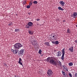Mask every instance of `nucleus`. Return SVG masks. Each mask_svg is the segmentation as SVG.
Listing matches in <instances>:
<instances>
[{"mask_svg": "<svg viewBox=\"0 0 77 77\" xmlns=\"http://www.w3.org/2000/svg\"><path fill=\"white\" fill-rule=\"evenodd\" d=\"M22 47H23V45H21V44L20 43H16L14 45V48L15 50L12 49L11 51L14 54H17L19 51V49L21 48Z\"/></svg>", "mask_w": 77, "mask_h": 77, "instance_id": "1", "label": "nucleus"}, {"mask_svg": "<svg viewBox=\"0 0 77 77\" xmlns=\"http://www.w3.org/2000/svg\"><path fill=\"white\" fill-rule=\"evenodd\" d=\"M46 61L47 62L49 61V63H51V64H52L54 66H56V65H58V64H57V62L56 60H54L53 59H51V57H48L46 59Z\"/></svg>", "mask_w": 77, "mask_h": 77, "instance_id": "2", "label": "nucleus"}, {"mask_svg": "<svg viewBox=\"0 0 77 77\" xmlns=\"http://www.w3.org/2000/svg\"><path fill=\"white\" fill-rule=\"evenodd\" d=\"M65 49L64 48L62 50V55L61 59L63 60V59H64V56H65Z\"/></svg>", "mask_w": 77, "mask_h": 77, "instance_id": "3", "label": "nucleus"}, {"mask_svg": "<svg viewBox=\"0 0 77 77\" xmlns=\"http://www.w3.org/2000/svg\"><path fill=\"white\" fill-rule=\"evenodd\" d=\"M31 42L32 45H38V43H36V41L35 40H32Z\"/></svg>", "mask_w": 77, "mask_h": 77, "instance_id": "4", "label": "nucleus"}, {"mask_svg": "<svg viewBox=\"0 0 77 77\" xmlns=\"http://www.w3.org/2000/svg\"><path fill=\"white\" fill-rule=\"evenodd\" d=\"M24 49H22L20 50V51L19 52V53H18V54L19 55H20V56H22L23 54V53H24Z\"/></svg>", "mask_w": 77, "mask_h": 77, "instance_id": "5", "label": "nucleus"}, {"mask_svg": "<svg viewBox=\"0 0 77 77\" xmlns=\"http://www.w3.org/2000/svg\"><path fill=\"white\" fill-rule=\"evenodd\" d=\"M47 73L48 75H51V74H52V73H53V72H52V71H51V70H48L47 72Z\"/></svg>", "mask_w": 77, "mask_h": 77, "instance_id": "6", "label": "nucleus"}, {"mask_svg": "<svg viewBox=\"0 0 77 77\" xmlns=\"http://www.w3.org/2000/svg\"><path fill=\"white\" fill-rule=\"evenodd\" d=\"M76 16H77V12H74L73 14V15H72V17H73L74 18H76L77 17Z\"/></svg>", "mask_w": 77, "mask_h": 77, "instance_id": "7", "label": "nucleus"}, {"mask_svg": "<svg viewBox=\"0 0 77 77\" xmlns=\"http://www.w3.org/2000/svg\"><path fill=\"white\" fill-rule=\"evenodd\" d=\"M69 51H70V52H73L74 51V47L73 46H71L69 48Z\"/></svg>", "mask_w": 77, "mask_h": 77, "instance_id": "8", "label": "nucleus"}, {"mask_svg": "<svg viewBox=\"0 0 77 77\" xmlns=\"http://www.w3.org/2000/svg\"><path fill=\"white\" fill-rule=\"evenodd\" d=\"M60 4L62 6H64L65 5V2H63V1H61L59 2Z\"/></svg>", "mask_w": 77, "mask_h": 77, "instance_id": "9", "label": "nucleus"}, {"mask_svg": "<svg viewBox=\"0 0 77 77\" xmlns=\"http://www.w3.org/2000/svg\"><path fill=\"white\" fill-rule=\"evenodd\" d=\"M28 25L29 27H32V26H33V23L31 22H28Z\"/></svg>", "mask_w": 77, "mask_h": 77, "instance_id": "10", "label": "nucleus"}, {"mask_svg": "<svg viewBox=\"0 0 77 77\" xmlns=\"http://www.w3.org/2000/svg\"><path fill=\"white\" fill-rule=\"evenodd\" d=\"M61 54H62V53L60 51H58L57 53V56L58 57H60L61 56Z\"/></svg>", "mask_w": 77, "mask_h": 77, "instance_id": "11", "label": "nucleus"}, {"mask_svg": "<svg viewBox=\"0 0 77 77\" xmlns=\"http://www.w3.org/2000/svg\"><path fill=\"white\" fill-rule=\"evenodd\" d=\"M44 44L45 45H47V46H50V43H49V42H45L44 43Z\"/></svg>", "mask_w": 77, "mask_h": 77, "instance_id": "12", "label": "nucleus"}, {"mask_svg": "<svg viewBox=\"0 0 77 77\" xmlns=\"http://www.w3.org/2000/svg\"><path fill=\"white\" fill-rule=\"evenodd\" d=\"M71 30L69 29H68L67 30V33H71Z\"/></svg>", "mask_w": 77, "mask_h": 77, "instance_id": "13", "label": "nucleus"}, {"mask_svg": "<svg viewBox=\"0 0 77 77\" xmlns=\"http://www.w3.org/2000/svg\"><path fill=\"white\" fill-rule=\"evenodd\" d=\"M63 69L64 71H68V68H66V66H65V67L64 68H63Z\"/></svg>", "mask_w": 77, "mask_h": 77, "instance_id": "14", "label": "nucleus"}, {"mask_svg": "<svg viewBox=\"0 0 77 77\" xmlns=\"http://www.w3.org/2000/svg\"><path fill=\"white\" fill-rule=\"evenodd\" d=\"M58 9L59 10H60V11H63L64 9H63L61 7H58Z\"/></svg>", "mask_w": 77, "mask_h": 77, "instance_id": "15", "label": "nucleus"}, {"mask_svg": "<svg viewBox=\"0 0 77 77\" xmlns=\"http://www.w3.org/2000/svg\"><path fill=\"white\" fill-rule=\"evenodd\" d=\"M20 29H16L14 31V32H20Z\"/></svg>", "mask_w": 77, "mask_h": 77, "instance_id": "16", "label": "nucleus"}, {"mask_svg": "<svg viewBox=\"0 0 77 77\" xmlns=\"http://www.w3.org/2000/svg\"><path fill=\"white\" fill-rule=\"evenodd\" d=\"M28 33H29L30 35H33V32L32 31H28Z\"/></svg>", "mask_w": 77, "mask_h": 77, "instance_id": "17", "label": "nucleus"}, {"mask_svg": "<svg viewBox=\"0 0 77 77\" xmlns=\"http://www.w3.org/2000/svg\"><path fill=\"white\" fill-rule=\"evenodd\" d=\"M69 66H72V65H73V63H69Z\"/></svg>", "mask_w": 77, "mask_h": 77, "instance_id": "18", "label": "nucleus"}, {"mask_svg": "<svg viewBox=\"0 0 77 77\" xmlns=\"http://www.w3.org/2000/svg\"><path fill=\"white\" fill-rule=\"evenodd\" d=\"M12 25H13V23H12V22H11L8 24V26H12Z\"/></svg>", "mask_w": 77, "mask_h": 77, "instance_id": "19", "label": "nucleus"}, {"mask_svg": "<svg viewBox=\"0 0 77 77\" xmlns=\"http://www.w3.org/2000/svg\"><path fill=\"white\" fill-rule=\"evenodd\" d=\"M42 53V50L41 49H39L38 51V53L40 54H41V53Z\"/></svg>", "mask_w": 77, "mask_h": 77, "instance_id": "20", "label": "nucleus"}, {"mask_svg": "<svg viewBox=\"0 0 77 77\" xmlns=\"http://www.w3.org/2000/svg\"><path fill=\"white\" fill-rule=\"evenodd\" d=\"M18 63H19L20 65H22V66H23V63H22V62H21V61L18 62Z\"/></svg>", "mask_w": 77, "mask_h": 77, "instance_id": "21", "label": "nucleus"}, {"mask_svg": "<svg viewBox=\"0 0 77 77\" xmlns=\"http://www.w3.org/2000/svg\"><path fill=\"white\" fill-rule=\"evenodd\" d=\"M59 43V42L58 41H56L55 42V45H58Z\"/></svg>", "mask_w": 77, "mask_h": 77, "instance_id": "22", "label": "nucleus"}, {"mask_svg": "<svg viewBox=\"0 0 77 77\" xmlns=\"http://www.w3.org/2000/svg\"><path fill=\"white\" fill-rule=\"evenodd\" d=\"M33 3H34V4H37L38 3V2L36 1H35L33 2Z\"/></svg>", "mask_w": 77, "mask_h": 77, "instance_id": "23", "label": "nucleus"}, {"mask_svg": "<svg viewBox=\"0 0 77 77\" xmlns=\"http://www.w3.org/2000/svg\"><path fill=\"white\" fill-rule=\"evenodd\" d=\"M32 1H31L29 3V5L30 6H31L32 5Z\"/></svg>", "mask_w": 77, "mask_h": 77, "instance_id": "24", "label": "nucleus"}, {"mask_svg": "<svg viewBox=\"0 0 77 77\" xmlns=\"http://www.w3.org/2000/svg\"><path fill=\"white\" fill-rule=\"evenodd\" d=\"M59 65L61 67H62V64H61V62L59 61Z\"/></svg>", "mask_w": 77, "mask_h": 77, "instance_id": "25", "label": "nucleus"}, {"mask_svg": "<svg viewBox=\"0 0 77 77\" xmlns=\"http://www.w3.org/2000/svg\"><path fill=\"white\" fill-rule=\"evenodd\" d=\"M52 59H53L54 60H57V58L55 57H54Z\"/></svg>", "mask_w": 77, "mask_h": 77, "instance_id": "26", "label": "nucleus"}, {"mask_svg": "<svg viewBox=\"0 0 77 77\" xmlns=\"http://www.w3.org/2000/svg\"><path fill=\"white\" fill-rule=\"evenodd\" d=\"M27 9H29V8H30V5H28L27 6Z\"/></svg>", "mask_w": 77, "mask_h": 77, "instance_id": "27", "label": "nucleus"}, {"mask_svg": "<svg viewBox=\"0 0 77 77\" xmlns=\"http://www.w3.org/2000/svg\"><path fill=\"white\" fill-rule=\"evenodd\" d=\"M22 60L21 58H19V60L18 62H22Z\"/></svg>", "mask_w": 77, "mask_h": 77, "instance_id": "28", "label": "nucleus"}, {"mask_svg": "<svg viewBox=\"0 0 77 77\" xmlns=\"http://www.w3.org/2000/svg\"><path fill=\"white\" fill-rule=\"evenodd\" d=\"M26 3V1H25L24 2H23V5H25Z\"/></svg>", "mask_w": 77, "mask_h": 77, "instance_id": "29", "label": "nucleus"}, {"mask_svg": "<svg viewBox=\"0 0 77 77\" xmlns=\"http://www.w3.org/2000/svg\"><path fill=\"white\" fill-rule=\"evenodd\" d=\"M26 28H27V29H29L30 27L29 26H27V25H26Z\"/></svg>", "mask_w": 77, "mask_h": 77, "instance_id": "30", "label": "nucleus"}, {"mask_svg": "<svg viewBox=\"0 0 77 77\" xmlns=\"http://www.w3.org/2000/svg\"><path fill=\"white\" fill-rule=\"evenodd\" d=\"M62 73L63 75H65V72L62 71Z\"/></svg>", "mask_w": 77, "mask_h": 77, "instance_id": "31", "label": "nucleus"}, {"mask_svg": "<svg viewBox=\"0 0 77 77\" xmlns=\"http://www.w3.org/2000/svg\"><path fill=\"white\" fill-rule=\"evenodd\" d=\"M69 76L70 77H72V75H71V73H70L69 74Z\"/></svg>", "mask_w": 77, "mask_h": 77, "instance_id": "32", "label": "nucleus"}, {"mask_svg": "<svg viewBox=\"0 0 77 77\" xmlns=\"http://www.w3.org/2000/svg\"><path fill=\"white\" fill-rule=\"evenodd\" d=\"M52 43L53 44H55L56 42H52Z\"/></svg>", "mask_w": 77, "mask_h": 77, "instance_id": "33", "label": "nucleus"}, {"mask_svg": "<svg viewBox=\"0 0 77 77\" xmlns=\"http://www.w3.org/2000/svg\"><path fill=\"white\" fill-rule=\"evenodd\" d=\"M4 66H5V67H8V65H7V64H5Z\"/></svg>", "mask_w": 77, "mask_h": 77, "instance_id": "34", "label": "nucleus"}, {"mask_svg": "<svg viewBox=\"0 0 77 77\" xmlns=\"http://www.w3.org/2000/svg\"><path fill=\"white\" fill-rule=\"evenodd\" d=\"M75 77H77V73H76L75 74Z\"/></svg>", "mask_w": 77, "mask_h": 77, "instance_id": "35", "label": "nucleus"}, {"mask_svg": "<svg viewBox=\"0 0 77 77\" xmlns=\"http://www.w3.org/2000/svg\"><path fill=\"white\" fill-rule=\"evenodd\" d=\"M36 20L37 21H39V20H40V19L39 18H38Z\"/></svg>", "mask_w": 77, "mask_h": 77, "instance_id": "36", "label": "nucleus"}, {"mask_svg": "<svg viewBox=\"0 0 77 77\" xmlns=\"http://www.w3.org/2000/svg\"><path fill=\"white\" fill-rule=\"evenodd\" d=\"M75 42H76V44H77V40H75Z\"/></svg>", "mask_w": 77, "mask_h": 77, "instance_id": "37", "label": "nucleus"}, {"mask_svg": "<svg viewBox=\"0 0 77 77\" xmlns=\"http://www.w3.org/2000/svg\"><path fill=\"white\" fill-rule=\"evenodd\" d=\"M63 68H65V65H64L63 66Z\"/></svg>", "mask_w": 77, "mask_h": 77, "instance_id": "38", "label": "nucleus"}, {"mask_svg": "<svg viewBox=\"0 0 77 77\" xmlns=\"http://www.w3.org/2000/svg\"><path fill=\"white\" fill-rule=\"evenodd\" d=\"M65 77H68V75H65Z\"/></svg>", "mask_w": 77, "mask_h": 77, "instance_id": "39", "label": "nucleus"}, {"mask_svg": "<svg viewBox=\"0 0 77 77\" xmlns=\"http://www.w3.org/2000/svg\"><path fill=\"white\" fill-rule=\"evenodd\" d=\"M41 73V74H42V72L41 71H39Z\"/></svg>", "mask_w": 77, "mask_h": 77, "instance_id": "40", "label": "nucleus"}, {"mask_svg": "<svg viewBox=\"0 0 77 77\" xmlns=\"http://www.w3.org/2000/svg\"><path fill=\"white\" fill-rule=\"evenodd\" d=\"M63 23H64V22H65V20H63Z\"/></svg>", "mask_w": 77, "mask_h": 77, "instance_id": "41", "label": "nucleus"}, {"mask_svg": "<svg viewBox=\"0 0 77 77\" xmlns=\"http://www.w3.org/2000/svg\"><path fill=\"white\" fill-rule=\"evenodd\" d=\"M54 36H55L54 35L53 36V38H54Z\"/></svg>", "mask_w": 77, "mask_h": 77, "instance_id": "42", "label": "nucleus"}, {"mask_svg": "<svg viewBox=\"0 0 77 77\" xmlns=\"http://www.w3.org/2000/svg\"><path fill=\"white\" fill-rule=\"evenodd\" d=\"M54 51L55 52L56 50H54Z\"/></svg>", "mask_w": 77, "mask_h": 77, "instance_id": "43", "label": "nucleus"}, {"mask_svg": "<svg viewBox=\"0 0 77 77\" xmlns=\"http://www.w3.org/2000/svg\"><path fill=\"white\" fill-rule=\"evenodd\" d=\"M43 56V55H42V56Z\"/></svg>", "mask_w": 77, "mask_h": 77, "instance_id": "44", "label": "nucleus"}, {"mask_svg": "<svg viewBox=\"0 0 77 77\" xmlns=\"http://www.w3.org/2000/svg\"><path fill=\"white\" fill-rule=\"evenodd\" d=\"M15 77H16V76H15Z\"/></svg>", "mask_w": 77, "mask_h": 77, "instance_id": "45", "label": "nucleus"}]
</instances>
